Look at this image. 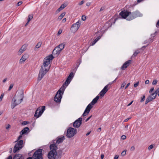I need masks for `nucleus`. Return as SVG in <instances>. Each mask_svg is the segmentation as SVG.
Returning <instances> with one entry per match:
<instances>
[{"instance_id":"obj_62","label":"nucleus","mask_w":159,"mask_h":159,"mask_svg":"<svg viewBox=\"0 0 159 159\" xmlns=\"http://www.w3.org/2000/svg\"><path fill=\"white\" fill-rule=\"evenodd\" d=\"M119 157V156L116 155L114 157V159H118Z\"/></svg>"},{"instance_id":"obj_34","label":"nucleus","mask_w":159,"mask_h":159,"mask_svg":"<svg viewBox=\"0 0 159 159\" xmlns=\"http://www.w3.org/2000/svg\"><path fill=\"white\" fill-rule=\"evenodd\" d=\"M54 49H56V50H56V51L58 53H59V54H60V52L62 51L61 50V49H60L59 48H58L57 47H55L54 48Z\"/></svg>"},{"instance_id":"obj_40","label":"nucleus","mask_w":159,"mask_h":159,"mask_svg":"<svg viewBox=\"0 0 159 159\" xmlns=\"http://www.w3.org/2000/svg\"><path fill=\"white\" fill-rule=\"evenodd\" d=\"M126 83L125 82H124L122 84L120 87V89H123L125 86L126 84Z\"/></svg>"},{"instance_id":"obj_14","label":"nucleus","mask_w":159,"mask_h":159,"mask_svg":"<svg viewBox=\"0 0 159 159\" xmlns=\"http://www.w3.org/2000/svg\"><path fill=\"white\" fill-rule=\"evenodd\" d=\"M156 97V94H155V93H153L150 95L146 99L145 102V104H147L149 102L152 101V100L155 98Z\"/></svg>"},{"instance_id":"obj_24","label":"nucleus","mask_w":159,"mask_h":159,"mask_svg":"<svg viewBox=\"0 0 159 159\" xmlns=\"http://www.w3.org/2000/svg\"><path fill=\"white\" fill-rule=\"evenodd\" d=\"M26 50V46L25 45H23L20 49L18 52V54L21 55V54Z\"/></svg>"},{"instance_id":"obj_47","label":"nucleus","mask_w":159,"mask_h":159,"mask_svg":"<svg viewBox=\"0 0 159 159\" xmlns=\"http://www.w3.org/2000/svg\"><path fill=\"white\" fill-rule=\"evenodd\" d=\"M159 93V88H158L155 92L154 93H155V94H157Z\"/></svg>"},{"instance_id":"obj_33","label":"nucleus","mask_w":159,"mask_h":159,"mask_svg":"<svg viewBox=\"0 0 159 159\" xmlns=\"http://www.w3.org/2000/svg\"><path fill=\"white\" fill-rule=\"evenodd\" d=\"M102 35L98 36L94 40L96 42H97L99 39H100L101 38Z\"/></svg>"},{"instance_id":"obj_25","label":"nucleus","mask_w":159,"mask_h":159,"mask_svg":"<svg viewBox=\"0 0 159 159\" xmlns=\"http://www.w3.org/2000/svg\"><path fill=\"white\" fill-rule=\"evenodd\" d=\"M56 50V49H54L52 51V55H54V57H57V56L59 55V53H58L56 51V50Z\"/></svg>"},{"instance_id":"obj_8","label":"nucleus","mask_w":159,"mask_h":159,"mask_svg":"<svg viewBox=\"0 0 159 159\" xmlns=\"http://www.w3.org/2000/svg\"><path fill=\"white\" fill-rule=\"evenodd\" d=\"M23 143V141L21 140L17 142L13 148V152L14 153L20 150L22 148Z\"/></svg>"},{"instance_id":"obj_13","label":"nucleus","mask_w":159,"mask_h":159,"mask_svg":"<svg viewBox=\"0 0 159 159\" xmlns=\"http://www.w3.org/2000/svg\"><path fill=\"white\" fill-rule=\"evenodd\" d=\"M77 133V130H67L66 136L69 138L73 137Z\"/></svg>"},{"instance_id":"obj_12","label":"nucleus","mask_w":159,"mask_h":159,"mask_svg":"<svg viewBox=\"0 0 159 159\" xmlns=\"http://www.w3.org/2000/svg\"><path fill=\"white\" fill-rule=\"evenodd\" d=\"M82 118L81 117L79 118L76 120L73 123V126L74 128H79L82 124Z\"/></svg>"},{"instance_id":"obj_29","label":"nucleus","mask_w":159,"mask_h":159,"mask_svg":"<svg viewBox=\"0 0 159 159\" xmlns=\"http://www.w3.org/2000/svg\"><path fill=\"white\" fill-rule=\"evenodd\" d=\"M66 14L65 12H63L58 17V19L61 20L63 17Z\"/></svg>"},{"instance_id":"obj_60","label":"nucleus","mask_w":159,"mask_h":159,"mask_svg":"<svg viewBox=\"0 0 159 159\" xmlns=\"http://www.w3.org/2000/svg\"><path fill=\"white\" fill-rule=\"evenodd\" d=\"M157 33V31H156L153 34H151V36H153V37H154L155 36V34Z\"/></svg>"},{"instance_id":"obj_61","label":"nucleus","mask_w":159,"mask_h":159,"mask_svg":"<svg viewBox=\"0 0 159 159\" xmlns=\"http://www.w3.org/2000/svg\"><path fill=\"white\" fill-rule=\"evenodd\" d=\"M149 83V81L148 80H147L145 81V84H148Z\"/></svg>"},{"instance_id":"obj_38","label":"nucleus","mask_w":159,"mask_h":159,"mask_svg":"<svg viewBox=\"0 0 159 159\" xmlns=\"http://www.w3.org/2000/svg\"><path fill=\"white\" fill-rule=\"evenodd\" d=\"M145 95H143V97L141 98V100H140V102H142L144 101V100H145Z\"/></svg>"},{"instance_id":"obj_64","label":"nucleus","mask_w":159,"mask_h":159,"mask_svg":"<svg viewBox=\"0 0 159 159\" xmlns=\"http://www.w3.org/2000/svg\"><path fill=\"white\" fill-rule=\"evenodd\" d=\"M156 26L157 27V26H159V20L158 21L157 23L156 24Z\"/></svg>"},{"instance_id":"obj_3","label":"nucleus","mask_w":159,"mask_h":159,"mask_svg":"<svg viewBox=\"0 0 159 159\" xmlns=\"http://www.w3.org/2000/svg\"><path fill=\"white\" fill-rule=\"evenodd\" d=\"M58 149L57 145L54 143L50 145V151L48 153V157L49 159H56V151Z\"/></svg>"},{"instance_id":"obj_20","label":"nucleus","mask_w":159,"mask_h":159,"mask_svg":"<svg viewBox=\"0 0 159 159\" xmlns=\"http://www.w3.org/2000/svg\"><path fill=\"white\" fill-rule=\"evenodd\" d=\"M28 56L27 54H24L21 57L20 60V63H22L24 62L28 58Z\"/></svg>"},{"instance_id":"obj_52","label":"nucleus","mask_w":159,"mask_h":159,"mask_svg":"<svg viewBox=\"0 0 159 159\" xmlns=\"http://www.w3.org/2000/svg\"><path fill=\"white\" fill-rule=\"evenodd\" d=\"M84 2V0L82 1L80 3L78 4V5L80 6L82 5L83 4Z\"/></svg>"},{"instance_id":"obj_58","label":"nucleus","mask_w":159,"mask_h":159,"mask_svg":"<svg viewBox=\"0 0 159 159\" xmlns=\"http://www.w3.org/2000/svg\"><path fill=\"white\" fill-rule=\"evenodd\" d=\"M22 137V135L20 134V136H19L18 137L17 141H18L19 140H20L21 138Z\"/></svg>"},{"instance_id":"obj_27","label":"nucleus","mask_w":159,"mask_h":159,"mask_svg":"<svg viewBox=\"0 0 159 159\" xmlns=\"http://www.w3.org/2000/svg\"><path fill=\"white\" fill-rule=\"evenodd\" d=\"M140 52L139 51V50H136L134 53L133 55H132L131 57H134L136 56Z\"/></svg>"},{"instance_id":"obj_54","label":"nucleus","mask_w":159,"mask_h":159,"mask_svg":"<svg viewBox=\"0 0 159 159\" xmlns=\"http://www.w3.org/2000/svg\"><path fill=\"white\" fill-rule=\"evenodd\" d=\"M11 126V125L9 124H8L7 125V126H6V129H9Z\"/></svg>"},{"instance_id":"obj_37","label":"nucleus","mask_w":159,"mask_h":159,"mask_svg":"<svg viewBox=\"0 0 159 159\" xmlns=\"http://www.w3.org/2000/svg\"><path fill=\"white\" fill-rule=\"evenodd\" d=\"M81 62V59H80L79 60V61H78L77 62V64L76 65L77 67H77V68L79 67V66L80 65V64Z\"/></svg>"},{"instance_id":"obj_43","label":"nucleus","mask_w":159,"mask_h":159,"mask_svg":"<svg viewBox=\"0 0 159 159\" xmlns=\"http://www.w3.org/2000/svg\"><path fill=\"white\" fill-rule=\"evenodd\" d=\"M148 43H150L153 41V39L151 38H149L148 40Z\"/></svg>"},{"instance_id":"obj_45","label":"nucleus","mask_w":159,"mask_h":159,"mask_svg":"<svg viewBox=\"0 0 159 159\" xmlns=\"http://www.w3.org/2000/svg\"><path fill=\"white\" fill-rule=\"evenodd\" d=\"M153 148V146L152 145H150L148 148V149L149 150H150L152 149Z\"/></svg>"},{"instance_id":"obj_19","label":"nucleus","mask_w":159,"mask_h":159,"mask_svg":"<svg viewBox=\"0 0 159 159\" xmlns=\"http://www.w3.org/2000/svg\"><path fill=\"white\" fill-rule=\"evenodd\" d=\"M62 151L61 150H59L57 152L56 151V159H60L61 157Z\"/></svg>"},{"instance_id":"obj_59","label":"nucleus","mask_w":159,"mask_h":159,"mask_svg":"<svg viewBox=\"0 0 159 159\" xmlns=\"http://www.w3.org/2000/svg\"><path fill=\"white\" fill-rule=\"evenodd\" d=\"M104 9H105V8L104 7H101V8H100L99 11H102Z\"/></svg>"},{"instance_id":"obj_36","label":"nucleus","mask_w":159,"mask_h":159,"mask_svg":"<svg viewBox=\"0 0 159 159\" xmlns=\"http://www.w3.org/2000/svg\"><path fill=\"white\" fill-rule=\"evenodd\" d=\"M126 150H125L122 152L121 154V156H124L126 154Z\"/></svg>"},{"instance_id":"obj_2","label":"nucleus","mask_w":159,"mask_h":159,"mask_svg":"<svg viewBox=\"0 0 159 159\" xmlns=\"http://www.w3.org/2000/svg\"><path fill=\"white\" fill-rule=\"evenodd\" d=\"M24 93L21 91L19 96L15 95L11 101V108L13 109L16 106L20 104L23 100Z\"/></svg>"},{"instance_id":"obj_41","label":"nucleus","mask_w":159,"mask_h":159,"mask_svg":"<svg viewBox=\"0 0 159 159\" xmlns=\"http://www.w3.org/2000/svg\"><path fill=\"white\" fill-rule=\"evenodd\" d=\"M69 76L71 78H73L74 76V74L73 72H71Z\"/></svg>"},{"instance_id":"obj_49","label":"nucleus","mask_w":159,"mask_h":159,"mask_svg":"<svg viewBox=\"0 0 159 159\" xmlns=\"http://www.w3.org/2000/svg\"><path fill=\"white\" fill-rule=\"evenodd\" d=\"M4 96V94H2L0 97V101H1L2 100V99Z\"/></svg>"},{"instance_id":"obj_35","label":"nucleus","mask_w":159,"mask_h":159,"mask_svg":"<svg viewBox=\"0 0 159 159\" xmlns=\"http://www.w3.org/2000/svg\"><path fill=\"white\" fill-rule=\"evenodd\" d=\"M29 123V121H25L22 122L21 124L22 125H25L28 124Z\"/></svg>"},{"instance_id":"obj_7","label":"nucleus","mask_w":159,"mask_h":159,"mask_svg":"<svg viewBox=\"0 0 159 159\" xmlns=\"http://www.w3.org/2000/svg\"><path fill=\"white\" fill-rule=\"evenodd\" d=\"M48 71V70L46 68L44 69L43 68V66H42L41 68L39 70V73L38 75V80L39 81L41 80Z\"/></svg>"},{"instance_id":"obj_55","label":"nucleus","mask_w":159,"mask_h":159,"mask_svg":"<svg viewBox=\"0 0 159 159\" xmlns=\"http://www.w3.org/2000/svg\"><path fill=\"white\" fill-rule=\"evenodd\" d=\"M154 90V88L152 87V88L149 91V93H150L152 92Z\"/></svg>"},{"instance_id":"obj_42","label":"nucleus","mask_w":159,"mask_h":159,"mask_svg":"<svg viewBox=\"0 0 159 159\" xmlns=\"http://www.w3.org/2000/svg\"><path fill=\"white\" fill-rule=\"evenodd\" d=\"M13 84H10L9 87V88L8 89V91H10L11 89L13 88Z\"/></svg>"},{"instance_id":"obj_17","label":"nucleus","mask_w":159,"mask_h":159,"mask_svg":"<svg viewBox=\"0 0 159 159\" xmlns=\"http://www.w3.org/2000/svg\"><path fill=\"white\" fill-rule=\"evenodd\" d=\"M108 87V85H106L104 88L99 93V94L100 96L103 97L105 94L106 93L107 91L108 90V89L107 88Z\"/></svg>"},{"instance_id":"obj_57","label":"nucleus","mask_w":159,"mask_h":159,"mask_svg":"<svg viewBox=\"0 0 159 159\" xmlns=\"http://www.w3.org/2000/svg\"><path fill=\"white\" fill-rule=\"evenodd\" d=\"M131 118L130 117H129L128 118H127L126 119H125V120H124V122H127V121H128L130 119H131Z\"/></svg>"},{"instance_id":"obj_26","label":"nucleus","mask_w":159,"mask_h":159,"mask_svg":"<svg viewBox=\"0 0 159 159\" xmlns=\"http://www.w3.org/2000/svg\"><path fill=\"white\" fill-rule=\"evenodd\" d=\"M65 44L63 43H61L57 47L59 48L60 49H61V50H62L64 48Z\"/></svg>"},{"instance_id":"obj_46","label":"nucleus","mask_w":159,"mask_h":159,"mask_svg":"<svg viewBox=\"0 0 159 159\" xmlns=\"http://www.w3.org/2000/svg\"><path fill=\"white\" fill-rule=\"evenodd\" d=\"M135 150V147L134 146H132L130 150L131 151H133Z\"/></svg>"},{"instance_id":"obj_50","label":"nucleus","mask_w":159,"mask_h":159,"mask_svg":"<svg viewBox=\"0 0 159 159\" xmlns=\"http://www.w3.org/2000/svg\"><path fill=\"white\" fill-rule=\"evenodd\" d=\"M139 83L137 82L134 84V87H136L139 85Z\"/></svg>"},{"instance_id":"obj_4","label":"nucleus","mask_w":159,"mask_h":159,"mask_svg":"<svg viewBox=\"0 0 159 159\" xmlns=\"http://www.w3.org/2000/svg\"><path fill=\"white\" fill-rule=\"evenodd\" d=\"M131 11L132 10L130 9V14L129 16L126 19L127 20L130 21L138 17H141L143 16L142 14L138 10H136L132 12H131Z\"/></svg>"},{"instance_id":"obj_53","label":"nucleus","mask_w":159,"mask_h":159,"mask_svg":"<svg viewBox=\"0 0 159 159\" xmlns=\"http://www.w3.org/2000/svg\"><path fill=\"white\" fill-rule=\"evenodd\" d=\"M22 4V1H20L18 2V3L17 4V5L18 6H19L20 5H21Z\"/></svg>"},{"instance_id":"obj_15","label":"nucleus","mask_w":159,"mask_h":159,"mask_svg":"<svg viewBox=\"0 0 159 159\" xmlns=\"http://www.w3.org/2000/svg\"><path fill=\"white\" fill-rule=\"evenodd\" d=\"M93 106L92 105L89 104L86 108L84 113L82 114V116H85L87 115L90 112L91 109L92 108Z\"/></svg>"},{"instance_id":"obj_32","label":"nucleus","mask_w":159,"mask_h":159,"mask_svg":"<svg viewBox=\"0 0 159 159\" xmlns=\"http://www.w3.org/2000/svg\"><path fill=\"white\" fill-rule=\"evenodd\" d=\"M33 18V16L32 15H30L28 16V20L29 22L31 19Z\"/></svg>"},{"instance_id":"obj_10","label":"nucleus","mask_w":159,"mask_h":159,"mask_svg":"<svg viewBox=\"0 0 159 159\" xmlns=\"http://www.w3.org/2000/svg\"><path fill=\"white\" fill-rule=\"evenodd\" d=\"M130 14V9H129L128 10H124L122 11L120 13L119 15L122 19H126L128 16H129Z\"/></svg>"},{"instance_id":"obj_28","label":"nucleus","mask_w":159,"mask_h":159,"mask_svg":"<svg viewBox=\"0 0 159 159\" xmlns=\"http://www.w3.org/2000/svg\"><path fill=\"white\" fill-rule=\"evenodd\" d=\"M112 23H111L110 21L107 22L106 24L105 25V26L107 28V29L111 27V26Z\"/></svg>"},{"instance_id":"obj_39","label":"nucleus","mask_w":159,"mask_h":159,"mask_svg":"<svg viewBox=\"0 0 159 159\" xmlns=\"http://www.w3.org/2000/svg\"><path fill=\"white\" fill-rule=\"evenodd\" d=\"M157 80H154L152 82V84L153 85H155L157 84Z\"/></svg>"},{"instance_id":"obj_31","label":"nucleus","mask_w":159,"mask_h":159,"mask_svg":"<svg viewBox=\"0 0 159 159\" xmlns=\"http://www.w3.org/2000/svg\"><path fill=\"white\" fill-rule=\"evenodd\" d=\"M42 43L41 42H39L37 44L35 47V49L36 48L38 49L40 47Z\"/></svg>"},{"instance_id":"obj_5","label":"nucleus","mask_w":159,"mask_h":159,"mask_svg":"<svg viewBox=\"0 0 159 159\" xmlns=\"http://www.w3.org/2000/svg\"><path fill=\"white\" fill-rule=\"evenodd\" d=\"M42 149L39 148L36 151L33 156L34 159H43V157Z\"/></svg>"},{"instance_id":"obj_44","label":"nucleus","mask_w":159,"mask_h":159,"mask_svg":"<svg viewBox=\"0 0 159 159\" xmlns=\"http://www.w3.org/2000/svg\"><path fill=\"white\" fill-rule=\"evenodd\" d=\"M86 19V17L85 16H82V20L84 21Z\"/></svg>"},{"instance_id":"obj_51","label":"nucleus","mask_w":159,"mask_h":159,"mask_svg":"<svg viewBox=\"0 0 159 159\" xmlns=\"http://www.w3.org/2000/svg\"><path fill=\"white\" fill-rule=\"evenodd\" d=\"M126 136L125 135H123L121 137V138L122 139H125L126 138Z\"/></svg>"},{"instance_id":"obj_22","label":"nucleus","mask_w":159,"mask_h":159,"mask_svg":"<svg viewBox=\"0 0 159 159\" xmlns=\"http://www.w3.org/2000/svg\"><path fill=\"white\" fill-rule=\"evenodd\" d=\"M13 159H24V158L22 154H16L13 157Z\"/></svg>"},{"instance_id":"obj_30","label":"nucleus","mask_w":159,"mask_h":159,"mask_svg":"<svg viewBox=\"0 0 159 159\" xmlns=\"http://www.w3.org/2000/svg\"><path fill=\"white\" fill-rule=\"evenodd\" d=\"M29 130H22L20 132V134L22 135L26 134L28 130H29Z\"/></svg>"},{"instance_id":"obj_63","label":"nucleus","mask_w":159,"mask_h":159,"mask_svg":"<svg viewBox=\"0 0 159 159\" xmlns=\"http://www.w3.org/2000/svg\"><path fill=\"white\" fill-rule=\"evenodd\" d=\"M6 159H12V157L11 156H9Z\"/></svg>"},{"instance_id":"obj_56","label":"nucleus","mask_w":159,"mask_h":159,"mask_svg":"<svg viewBox=\"0 0 159 159\" xmlns=\"http://www.w3.org/2000/svg\"><path fill=\"white\" fill-rule=\"evenodd\" d=\"M62 30H59L57 33L58 35L60 34H61V33H62Z\"/></svg>"},{"instance_id":"obj_11","label":"nucleus","mask_w":159,"mask_h":159,"mask_svg":"<svg viewBox=\"0 0 159 159\" xmlns=\"http://www.w3.org/2000/svg\"><path fill=\"white\" fill-rule=\"evenodd\" d=\"M80 25V21H78L75 24H73L71 27L72 32L75 33L78 29Z\"/></svg>"},{"instance_id":"obj_9","label":"nucleus","mask_w":159,"mask_h":159,"mask_svg":"<svg viewBox=\"0 0 159 159\" xmlns=\"http://www.w3.org/2000/svg\"><path fill=\"white\" fill-rule=\"evenodd\" d=\"M54 57L52 55L50 54L45 57L43 60V65L44 67L47 66L50 64V61L52 60Z\"/></svg>"},{"instance_id":"obj_21","label":"nucleus","mask_w":159,"mask_h":159,"mask_svg":"<svg viewBox=\"0 0 159 159\" xmlns=\"http://www.w3.org/2000/svg\"><path fill=\"white\" fill-rule=\"evenodd\" d=\"M67 5L68 4L67 2L64 3L63 4H62L60 7L57 10L56 12H59L63 9L64 8L66 7Z\"/></svg>"},{"instance_id":"obj_18","label":"nucleus","mask_w":159,"mask_h":159,"mask_svg":"<svg viewBox=\"0 0 159 159\" xmlns=\"http://www.w3.org/2000/svg\"><path fill=\"white\" fill-rule=\"evenodd\" d=\"M131 60H129L126 61L125 63H124L122 66L121 67V69L122 70H124L131 63Z\"/></svg>"},{"instance_id":"obj_1","label":"nucleus","mask_w":159,"mask_h":159,"mask_svg":"<svg viewBox=\"0 0 159 159\" xmlns=\"http://www.w3.org/2000/svg\"><path fill=\"white\" fill-rule=\"evenodd\" d=\"M70 83V82H68L66 80V81L63 84L60 89L56 93L55 96L54 98V101L57 103L60 102L61 99L62 98V95L63 94L66 88V87L64 86V85L67 86Z\"/></svg>"},{"instance_id":"obj_6","label":"nucleus","mask_w":159,"mask_h":159,"mask_svg":"<svg viewBox=\"0 0 159 159\" xmlns=\"http://www.w3.org/2000/svg\"><path fill=\"white\" fill-rule=\"evenodd\" d=\"M45 106H43L41 107H39L38 108L35 112L34 116L36 118L39 117L45 111Z\"/></svg>"},{"instance_id":"obj_48","label":"nucleus","mask_w":159,"mask_h":159,"mask_svg":"<svg viewBox=\"0 0 159 159\" xmlns=\"http://www.w3.org/2000/svg\"><path fill=\"white\" fill-rule=\"evenodd\" d=\"M92 115H91V116H90L88 117L85 120V122H87L92 117Z\"/></svg>"},{"instance_id":"obj_23","label":"nucleus","mask_w":159,"mask_h":159,"mask_svg":"<svg viewBox=\"0 0 159 159\" xmlns=\"http://www.w3.org/2000/svg\"><path fill=\"white\" fill-rule=\"evenodd\" d=\"M99 98V96L98 95L95 98H94L92 101L89 103L92 105V106L94 105L98 101V100Z\"/></svg>"},{"instance_id":"obj_16","label":"nucleus","mask_w":159,"mask_h":159,"mask_svg":"<svg viewBox=\"0 0 159 159\" xmlns=\"http://www.w3.org/2000/svg\"><path fill=\"white\" fill-rule=\"evenodd\" d=\"M65 139V138L64 136H61L60 137H58L57 138V140L56 143L54 142V143L56 144H59L60 143H62L64 140Z\"/></svg>"}]
</instances>
